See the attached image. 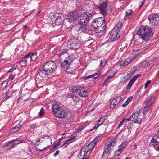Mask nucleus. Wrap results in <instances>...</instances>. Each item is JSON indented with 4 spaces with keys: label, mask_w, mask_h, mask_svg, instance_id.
Wrapping results in <instances>:
<instances>
[{
    "label": "nucleus",
    "mask_w": 159,
    "mask_h": 159,
    "mask_svg": "<svg viewBox=\"0 0 159 159\" xmlns=\"http://www.w3.org/2000/svg\"><path fill=\"white\" fill-rule=\"evenodd\" d=\"M70 44L69 48L72 49H77L81 46V44L80 40L76 39H73L69 42Z\"/></svg>",
    "instance_id": "obj_10"
},
{
    "label": "nucleus",
    "mask_w": 159,
    "mask_h": 159,
    "mask_svg": "<svg viewBox=\"0 0 159 159\" xmlns=\"http://www.w3.org/2000/svg\"><path fill=\"white\" fill-rule=\"evenodd\" d=\"M126 145V142H124L121 144H120L118 147L119 151L122 152V151L125 148Z\"/></svg>",
    "instance_id": "obj_33"
},
{
    "label": "nucleus",
    "mask_w": 159,
    "mask_h": 159,
    "mask_svg": "<svg viewBox=\"0 0 159 159\" xmlns=\"http://www.w3.org/2000/svg\"><path fill=\"white\" fill-rule=\"evenodd\" d=\"M12 88V87H10L9 88L8 91L7 92L5 93L4 94L5 95V96L6 97V98H5L6 100L8 99H9V98H10V97H11L12 94H11V95H9L8 96H7L11 92V91H12V90H11Z\"/></svg>",
    "instance_id": "obj_32"
},
{
    "label": "nucleus",
    "mask_w": 159,
    "mask_h": 159,
    "mask_svg": "<svg viewBox=\"0 0 159 159\" xmlns=\"http://www.w3.org/2000/svg\"><path fill=\"white\" fill-rule=\"evenodd\" d=\"M92 16L91 13L86 12L82 13L81 16L79 18L78 24L80 26V27L82 29V32L87 34L89 32H91L88 24L92 18Z\"/></svg>",
    "instance_id": "obj_1"
},
{
    "label": "nucleus",
    "mask_w": 159,
    "mask_h": 159,
    "mask_svg": "<svg viewBox=\"0 0 159 159\" xmlns=\"http://www.w3.org/2000/svg\"><path fill=\"white\" fill-rule=\"evenodd\" d=\"M126 63H126L125 61H122L121 62L120 65L121 66H125L127 65Z\"/></svg>",
    "instance_id": "obj_54"
},
{
    "label": "nucleus",
    "mask_w": 159,
    "mask_h": 159,
    "mask_svg": "<svg viewBox=\"0 0 159 159\" xmlns=\"http://www.w3.org/2000/svg\"><path fill=\"white\" fill-rule=\"evenodd\" d=\"M46 148H47V147H45V148H43V149H38V148L36 146V145H35V150H36L37 151H41V152H42L43 150L45 149Z\"/></svg>",
    "instance_id": "obj_59"
},
{
    "label": "nucleus",
    "mask_w": 159,
    "mask_h": 159,
    "mask_svg": "<svg viewBox=\"0 0 159 159\" xmlns=\"http://www.w3.org/2000/svg\"><path fill=\"white\" fill-rule=\"evenodd\" d=\"M100 74V73H95L88 76H85L84 77V80H87L91 78L96 79L98 77Z\"/></svg>",
    "instance_id": "obj_25"
},
{
    "label": "nucleus",
    "mask_w": 159,
    "mask_h": 159,
    "mask_svg": "<svg viewBox=\"0 0 159 159\" xmlns=\"http://www.w3.org/2000/svg\"><path fill=\"white\" fill-rule=\"evenodd\" d=\"M15 146L14 145V144H13V142H12V141L8 143H7V145H5V147H7V148H8L9 149L14 147Z\"/></svg>",
    "instance_id": "obj_31"
},
{
    "label": "nucleus",
    "mask_w": 159,
    "mask_h": 159,
    "mask_svg": "<svg viewBox=\"0 0 159 159\" xmlns=\"http://www.w3.org/2000/svg\"><path fill=\"white\" fill-rule=\"evenodd\" d=\"M122 98L120 96L116 97L112 99V100H113L114 102H115L116 103L119 104V103L122 100Z\"/></svg>",
    "instance_id": "obj_34"
},
{
    "label": "nucleus",
    "mask_w": 159,
    "mask_h": 159,
    "mask_svg": "<svg viewBox=\"0 0 159 159\" xmlns=\"http://www.w3.org/2000/svg\"><path fill=\"white\" fill-rule=\"evenodd\" d=\"M132 97L130 96L127 99V101L122 105V106L124 107H126L129 103L132 100Z\"/></svg>",
    "instance_id": "obj_36"
},
{
    "label": "nucleus",
    "mask_w": 159,
    "mask_h": 159,
    "mask_svg": "<svg viewBox=\"0 0 159 159\" xmlns=\"http://www.w3.org/2000/svg\"><path fill=\"white\" fill-rule=\"evenodd\" d=\"M84 127L83 126H81L79 128H78L77 130V132H79L82 131L84 129Z\"/></svg>",
    "instance_id": "obj_56"
},
{
    "label": "nucleus",
    "mask_w": 159,
    "mask_h": 159,
    "mask_svg": "<svg viewBox=\"0 0 159 159\" xmlns=\"http://www.w3.org/2000/svg\"><path fill=\"white\" fill-rule=\"evenodd\" d=\"M92 25L96 29L98 33H100L104 31L106 29L105 18L100 17L95 19L92 22Z\"/></svg>",
    "instance_id": "obj_3"
},
{
    "label": "nucleus",
    "mask_w": 159,
    "mask_h": 159,
    "mask_svg": "<svg viewBox=\"0 0 159 159\" xmlns=\"http://www.w3.org/2000/svg\"><path fill=\"white\" fill-rule=\"evenodd\" d=\"M133 12V11L131 9L129 10L126 11V15L124 18V20H125L130 18Z\"/></svg>",
    "instance_id": "obj_21"
},
{
    "label": "nucleus",
    "mask_w": 159,
    "mask_h": 159,
    "mask_svg": "<svg viewBox=\"0 0 159 159\" xmlns=\"http://www.w3.org/2000/svg\"><path fill=\"white\" fill-rule=\"evenodd\" d=\"M144 3H145V0H143V1H142L141 2V4L139 6V10H140L141 9L143 6V4H144Z\"/></svg>",
    "instance_id": "obj_58"
},
{
    "label": "nucleus",
    "mask_w": 159,
    "mask_h": 159,
    "mask_svg": "<svg viewBox=\"0 0 159 159\" xmlns=\"http://www.w3.org/2000/svg\"><path fill=\"white\" fill-rule=\"evenodd\" d=\"M152 99V97H151L148 98L147 99H146L145 102L147 103V104H151V105L152 104V103H153V102H151V101Z\"/></svg>",
    "instance_id": "obj_43"
},
{
    "label": "nucleus",
    "mask_w": 159,
    "mask_h": 159,
    "mask_svg": "<svg viewBox=\"0 0 159 159\" xmlns=\"http://www.w3.org/2000/svg\"><path fill=\"white\" fill-rule=\"evenodd\" d=\"M153 33L150 28H148L144 26H141L137 31L136 34L143 40L148 41L150 40V38L153 35Z\"/></svg>",
    "instance_id": "obj_2"
},
{
    "label": "nucleus",
    "mask_w": 159,
    "mask_h": 159,
    "mask_svg": "<svg viewBox=\"0 0 159 159\" xmlns=\"http://www.w3.org/2000/svg\"><path fill=\"white\" fill-rule=\"evenodd\" d=\"M153 146L154 148L157 151H159V145L157 144V145H151Z\"/></svg>",
    "instance_id": "obj_51"
},
{
    "label": "nucleus",
    "mask_w": 159,
    "mask_h": 159,
    "mask_svg": "<svg viewBox=\"0 0 159 159\" xmlns=\"http://www.w3.org/2000/svg\"><path fill=\"white\" fill-rule=\"evenodd\" d=\"M38 74L42 78H46L50 75L43 66L38 71Z\"/></svg>",
    "instance_id": "obj_15"
},
{
    "label": "nucleus",
    "mask_w": 159,
    "mask_h": 159,
    "mask_svg": "<svg viewBox=\"0 0 159 159\" xmlns=\"http://www.w3.org/2000/svg\"><path fill=\"white\" fill-rule=\"evenodd\" d=\"M24 58L29 59L30 61H35L37 58V54L34 53H29L23 57Z\"/></svg>",
    "instance_id": "obj_17"
},
{
    "label": "nucleus",
    "mask_w": 159,
    "mask_h": 159,
    "mask_svg": "<svg viewBox=\"0 0 159 159\" xmlns=\"http://www.w3.org/2000/svg\"><path fill=\"white\" fill-rule=\"evenodd\" d=\"M125 120H126V119H123L120 121L118 125V128H120L122 126Z\"/></svg>",
    "instance_id": "obj_49"
},
{
    "label": "nucleus",
    "mask_w": 159,
    "mask_h": 159,
    "mask_svg": "<svg viewBox=\"0 0 159 159\" xmlns=\"http://www.w3.org/2000/svg\"><path fill=\"white\" fill-rule=\"evenodd\" d=\"M151 105V103L150 104H147L145 106L144 109H143V114L146 115L147 112L149 110V108L150 106Z\"/></svg>",
    "instance_id": "obj_29"
},
{
    "label": "nucleus",
    "mask_w": 159,
    "mask_h": 159,
    "mask_svg": "<svg viewBox=\"0 0 159 159\" xmlns=\"http://www.w3.org/2000/svg\"><path fill=\"white\" fill-rule=\"evenodd\" d=\"M119 107V104L111 100L110 103V108L111 109H113Z\"/></svg>",
    "instance_id": "obj_24"
},
{
    "label": "nucleus",
    "mask_w": 159,
    "mask_h": 159,
    "mask_svg": "<svg viewBox=\"0 0 159 159\" xmlns=\"http://www.w3.org/2000/svg\"><path fill=\"white\" fill-rule=\"evenodd\" d=\"M141 76V74H137L136 75L134 76L131 79V80L134 83L135 81L139 77Z\"/></svg>",
    "instance_id": "obj_40"
},
{
    "label": "nucleus",
    "mask_w": 159,
    "mask_h": 159,
    "mask_svg": "<svg viewBox=\"0 0 159 159\" xmlns=\"http://www.w3.org/2000/svg\"><path fill=\"white\" fill-rule=\"evenodd\" d=\"M70 90L71 92L77 93L81 97H86L88 93L84 88L79 86L71 87Z\"/></svg>",
    "instance_id": "obj_5"
},
{
    "label": "nucleus",
    "mask_w": 159,
    "mask_h": 159,
    "mask_svg": "<svg viewBox=\"0 0 159 159\" xmlns=\"http://www.w3.org/2000/svg\"><path fill=\"white\" fill-rule=\"evenodd\" d=\"M61 108L60 106L57 103H55L52 105V109L53 113L54 114L56 112H57L58 111H59L60 109Z\"/></svg>",
    "instance_id": "obj_22"
},
{
    "label": "nucleus",
    "mask_w": 159,
    "mask_h": 159,
    "mask_svg": "<svg viewBox=\"0 0 159 159\" xmlns=\"http://www.w3.org/2000/svg\"><path fill=\"white\" fill-rule=\"evenodd\" d=\"M75 137L72 136L71 138L67 140L61 146H63L67 144H70L75 139Z\"/></svg>",
    "instance_id": "obj_30"
},
{
    "label": "nucleus",
    "mask_w": 159,
    "mask_h": 159,
    "mask_svg": "<svg viewBox=\"0 0 159 159\" xmlns=\"http://www.w3.org/2000/svg\"><path fill=\"white\" fill-rule=\"evenodd\" d=\"M148 19L152 26H155L159 23V14H152L148 16Z\"/></svg>",
    "instance_id": "obj_9"
},
{
    "label": "nucleus",
    "mask_w": 159,
    "mask_h": 159,
    "mask_svg": "<svg viewBox=\"0 0 159 159\" xmlns=\"http://www.w3.org/2000/svg\"><path fill=\"white\" fill-rule=\"evenodd\" d=\"M151 80H148L145 83V88H146L148 86L149 84L151 83Z\"/></svg>",
    "instance_id": "obj_57"
},
{
    "label": "nucleus",
    "mask_w": 159,
    "mask_h": 159,
    "mask_svg": "<svg viewBox=\"0 0 159 159\" xmlns=\"http://www.w3.org/2000/svg\"><path fill=\"white\" fill-rule=\"evenodd\" d=\"M73 99L74 102H77L79 101V99L78 97L74 96L73 97Z\"/></svg>",
    "instance_id": "obj_50"
},
{
    "label": "nucleus",
    "mask_w": 159,
    "mask_h": 159,
    "mask_svg": "<svg viewBox=\"0 0 159 159\" xmlns=\"http://www.w3.org/2000/svg\"><path fill=\"white\" fill-rule=\"evenodd\" d=\"M40 139H41L40 138L38 140H37L36 141V142L35 143V145H36V144H37V145H39L40 144V143L39 144H38V143L40 141Z\"/></svg>",
    "instance_id": "obj_63"
},
{
    "label": "nucleus",
    "mask_w": 159,
    "mask_h": 159,
    "mask_svg": "<svg viewBox=\"0 0 159 159\" xmlns=\"http://www.w3.org/2000/svg\"><path fill=\"white\" fill-rule=\"evenodd\" d=\"M25 59H22L20 62V64L22 66H25L26 65L27 61H28L27 59L26 60Z\"/></svg>",
    "instance_id": "obj_41"
},
{
    "label": "nucleus",
    "mask_w": 159,
    "mask_h": 159,
    "mask_svg": "<svg viewBox=\"0 0 159 159\" xmlns=\"http://www.w3.org/2000/svg\"><path fill=\"white\" fill-rule=\"evenodd\" d=\"M123 26L122 23L121 21H119L118 23L115 26L113 29H115V30L118 32L121 29Z\"/></svg>",
    "instance_id": "obj_27"
},
{
    "label": "nucleus",
    "mask_w": 159,
    "mask_h": 159,
    "mask_svg": "<svg viewBox=\"0 0 159 159\" xmlns=\"http://www.w3.org/2000/svg\"><path fill=\"white\" fill-rule=\"evenodd\" d=\"M148 66V68H150L153 66L154 63L152 62H149V60H147V64Z\"/></svg>",
    "instance_id": "obj_46"
},
{
    "label": "nucleus",
    "mask_w": 159,
    "mask_h": 159,
    "mask_svg": "<svg viewBox=\"0 0 159 159\" xmlns=\"http://www.w3.org/2000/svg\"><path fill=\"white\" fill-rule=\"evenodd\" d=\"M113 76V75H109L105 80L104 82L102 84L103 86H104L107 85L109 84V80L110 79L112 78Z\"/></svg>",
    "instance_id": "obj_28"
},
{
    "label": "nucleus",
    "mask_w": 159,
    "mask_h": 159,
    "mask_svg": "<svg viewBox=\"0 0 159 159\" xmlns=\"http://www.w3.org/2000/svg\"><path fill=\"white\" fill-rule=\"evenodd\" d=\"M107 6V3L106 2H104L98 7L101 13L103 16H105L107 15L108 9Z\"/></svg>",
    "instance_id": "obj_13"
},
{
    "label": "nucleus",
    "mask_w": 159,
    "mask_h": 159,
    "mask_svg": "<svg viewBox=\"0 0 159 159\" xmlns=\"http://www.w3.org/2000/svg\"><path fill=\"white\" fill-rule=\"evenodd\" d=\"M139 111L134 112L133 114L129 118L126 119L128 121H134L135 123L140 124L142 123V120L140 116Z\"/></svg>",
    "instance_id": "obj_7"
},
{
    "label": "nucleus",
    "mask_w": 159,
    "mask_h": 159,
    "mask_svg": "<svg viewBox=\"0 0 159 159\" xmlns=\"http://www.w3.org/2000/svg\"><path fill=\"white\" fill-rule=\"evenodd\" d=\"M62 16V14L61 13H55L53 14L52 19L53 20L52 22L54 23H53V25L58 26L63 23V19L61 17Z\"/></svg>",
    "instance_id": "obj_8"
},
{
    "label": "nucleus",
    "mask_w": 159,
    "mask_h": 159,
    "mask_svg": "<svg viewBox=\"0 0 159 159\" xmlns=\"http://www.w3.org/2000/svg\"><path fill=\"white\" fill-rule=\"evenodd\" d=\"M83 156L81 159H89V155H83Z\"/></svg>",
    "instance_id": "obj_61"
},
{
    "label": "nucleus",
    "mask_w": 159,
    "mask_h": 159,
    "mask_svg": "<svg viewBox=\"0 0 159 159\" xmlns=\"http://www.w3.org/2000/svg\"><path fill=\"white\" fill-rule=\"evenodd\" d=\"M97 143L95 140L93 141L90 142L87 146L82 147L81 149L80 153L78 157L79 158H81V157L83 153V155H87V153L89 152V154Z\"/></svg>",
    "instance_id": "obj_4"
},
{
    "label": "nucleus",
    "mask_w": 159,
    "mask_h": 159,
    "mask_svg": "<svg viewBox=\"0 0 159 159\" xmlns=\"http://www.w3.org/2000/svg\"><path fill=\"white\" fill-rule=\"evenodd\" d=\"M107 63V61L106 60L104 59L101 61L100 66H104Z\"/></svg>",
    "instance_id": "obj_47"
},
{
    "label": "nucleus",
    "mask_w": 159,
    "mask_h": 159,
    "mask_svg": "<svg viewBox=\"0 0 159 159\" xmlns=\"http://www.w3.org/2000/svg\"><path fill=\"white\" fill-rule=\"evenodd\" d=\"M16 68V66H12L11 68L10 69L9 71V72H12L13 70H14Z\"/></svg>",
    "instance_id": "obj_60"
},
{
    "label": "nucleus",
    "mask_w": 159,
    "mask_h": 159,
    "mask_svg": "<svg viewBox=\"0 0 159 159\" xmlns=\"http://www.w3.org/2000/svg\"><path fill=\"white\" fill-rule=\"evenodd\" d=\"M111 149V148L110 146V145L108 144L106 145L104 148L102 157H106L107 156H108V153H109Z\"/></svg>",
    "instance_id": "obj_20"
},
{
    "label": "nucleus",
    "mask_w": 159,
    "mask_h": 159,
    "mask_svg": "<svg viewBox=\"0 0 159 159\" xmlns=\"http://www.w3.org/2000/svg\"><path fill=\"white\" fill-rule=\"evenodd\" d=\"M12 142H13V144H14V146L15 145L18 144L20 143L23 142V140H19L17 139H13L12 140Z\"/></svg>",
    "instance_id": "obj_37"
},
{
    "label": "nucleus",
    "mask_w": 159,
    "mask_h": 159,
    "mask_svg": "<svg viewBox=\"0 0 159 159\" xmlns=\"http://www.w3.org/2000/svg\"><path fill=\"white\" fill-rule=\"evenodd\" d=\"M119 107V104L111 100L110 103V108L111 109H113Z\"/></svg>",
    "instance_id": "obj_23"
},
{
    "label": "nucleus",
    "mask_w": 159,
    "mask_h": 159,
    "mask_svg": "<svg viewBox=\"0 0 159 159\" xmlns=\"http://www.w3.org/2000/svg\"><path fill=\"white\" fill-rule=\"evenodd\" d=\"M134 83V82L132 81L131 80H130V81L128 83L127 87L126 88L127 89H130L133 84Z\"/></svg>",
    "instance_id": "obj_44"
},
{
    "label": "nucleus",
    "mask_w": 159,
    "mask_h": 159,
    "mask_svg": "<svg viewBox=\"0 0 159 159\" xmlns=\"http://www.w3.org/2000/svg\"><path fill=\"white\" fill-rule=\"evenodd\" d=\"M60 144L59 142H55L54 143L53 145L55 148L57 147L60 145Z\"/></svg>",
    "instance_id": "obj_53"
},
{
    "label": "nucleus",
    "mask_w": 159,
    "mask_h": 159,
    "mask_svg": "<svg viewBox=\"0 0 159 159\" xmlns=\"http://www.w3.org/2000/svg\"><path fill=\"white\" fill-rule=\"evenodd\" d=\"M70 121V120L68 119H63L61 121L60 123L62 125H65L69 123Z\"/></svg>",
    "instance_id": "obj_38"
},
{
    "label": "nucleus",
    "mask_w": 159,
    "mask_h": 159,
    "mask_svg": "<svg viewBox=\"0 0 159 159\" xmlns=\"http://www.w3.org/2000/svg\"><path fill=\"white\" fill-rule=\"evenodd\" d=\"M116 140L115 139H113L111 140L108 145H110V146L111 148V146H114L116 145Z\"/></svg>",
    "instance_id": "obj_39"
},
{
    "label": "nucleus",
    "mask_w": 159,
    "mask_h": 159,
    "mask_svg": "<svg viewBox=\"0 0 159 159\" xmlns=\"http://www.w3.org/2000/svg\"><path fill=\"white\" fill-rule=\"evenodd\" d=\"M121 152L119 151V150L118 149L117 151H115V155L116 156H118L120 154Z\"/></svg>",
    "instance_id": "obj_55"
},
{
    "label": "nucleus",
    "mask_w": 159,
    "mask_h": 159,
    "mask_svg": "<svg viewBox=\"0 0 159 159\" xmlns=\"http://www.w3.org/2000/svg\"><path fill=\"white\" fill-rule=\"evenodd\" d=\"M45 137H47V139H49L50 140H52V138L49 136L46 135H43L42 137H41L40 138V139H44L45 138Z\"/></svg>",
    "instance_id": "obj_52"
},
{
    "label": "nucleus",
    "mask_w": 159,
    "mask_h": 159,
    "mask_svg": "<svg viewBox=\"0 0 159 159\" xmlns=\"http://www.w3.org/2000/svg\"><path fill=\"white\" fill-rule=\"evenodd\" d=\"M44 68H46L51 75L56 70L57 66L53 61H48L45 62L43 65Z\"/></svg>",
    "instance_id": "obj_6"
},
{
    "label": "nucleus",
    "mask_w": 159,
    "mask_h": 159,
    "mask_svg": "<svg viewBox=\"0 0 159 159\" xmlns=\"http://www.w3.org/2000/svg\"><path fill=\"white\" fill-rule=\"evenodd\" d=\"M74 94L73 93H70L68 95V97L69 98H72L73 99V97H74Z\"/></svg>",
    "instance_id": "obj_64"
},
{
    "label": "nucleus",
    "mask_w": 159,
    "mask_h": 159,
    "mask_svg": "<svg viewBox=\"0 0 159 159\" xmlns=\"http://www.w3.org/2000/svg\"><path fill=\"white\" fill-rule=\"evenodd\" d=\"M147 64V60L145 61H143L141 63L140 66L141 67L144 68L145 69L148 68V66Z\"/></svg>",
    "instance_id": "obj_35"
},
{
    "label": "nucleus",
    "mask_w": 159,
    "mask_h": 159,
    "mask_svg": "<svg viewBox=\"0 0 159 159\" xmlns=\"http://www.w3.org/2000/svg\"><path fill=\"white\" fill-rule=\"evenodd\" d=\"M106 116L104 115L101 117L98 121L97 123L95 124L92 130L97 129L100 125L102 124L106 120Z\"/></svg>",
    "instance_id": "obj_16"
},
{
    "label": "nucleus",
    "mask_w": 159,
    "mask_h": 159,
    "mask_svg": "<svg viewBox=\"0 0 159 159\" xmlns=\"http://www.w3.org/2000/svg\"><path fill=\"white\" fill-rule=\"evenodd\" d=\"M135 56H134V57L133 58V59H131L130 57L128 58H127L125 60L126 63H127L126 64H127V65L130 63L131 61H132L135 58Z\"/></svg>",
    "instance_id": "obj_42"
},
{
    "label": "nucleus",
    "mask_w": 159,
    "mask_h": 159,
    "mask_svg": "<svg viewBox=\"0 0 159 159\" xmlns=\"http://www.w3.org/2000/svg\"><path fill=\"white\" fill-rule=\"evenodd\" d=\"M23 124H21L20 123L16 125L14 127L12 128L11 130L13 132H16L18 131L22 126Z\"/></svg>",
    "instance_id": "obj_26"
},
{
    "label": "nucleus",
    "mask_w": 159,
    "mask_h": 159,
    "mask_svg": "<svg viewBox=\"0 0 159 159\" xmlns=\"http://www.w3.org/2000/svg\"><path fill=\"white\" fill-rule=\"evenodd\" d=\"M77 12H70L68 16V19L70 22H73L76 19L77 17Z\"/></svg>",
    "instance_id": "obj_18"
},
{
    "label": "nucleus",
    "mask_w": 159,
    "mask_h": 159,
    "mask_svg": "<svg viewBox=\"0 0 159 159\" xmlns=\"http://www.w3.org/2000/svg\"><path fill=\"white\" fill-rule=\"evenodd\" d=\"M68 112L64 110L62 108L57 111V112H55L53 114L57 117L59 118H63L66 117L68 116Z\"/></svg>",
    "instance_id": "obj_14"
},
{
    "label": "nucleus",
    "mask_w": 159,
    "mask_h": 159,
    "mask_svg": "<svg viewBox=\"0 0 159 159\" xmlns=\"http://www.w3.org/2000/svg\"><path fill=\"white\" fill-rule=\"evenodd\" d=\"M44 114V109L42 107L40 110V112L39 113V116H42Z\"/></svg>",
    "instance_id": "obj_45"
},
{
    "label": "nucleus",
    "mask_w": 159,
    "mask_h": 159,
    "mask_svg": "<svg viewBox=\"0 0 159 159\" xmlns=\"http://www.w3.org/2000/svg\"><path fill=\"white\" fill-rule=\"evenodd\" d=\"M75 58L70 56L66 58L63 62L61 64V66L66 70H68L72 62L74 60Z\"/></svg>",
    "instance_id": "obj_11"
},
{
    "label": "nucleus",
    "mask_w": 159,
    "mask_h": 159,
    "mask_svg": "<svg viewBox=\"0 0 159 159\" xmlns=\"http://www.w3.org/2000/svg\"><path fill=\"white\" fill-rule=\"evenodd\" d=\"M8 82L7 81H3V82H2L0 84V85H3L4 87H3V88H4L5 87H6V86H7V84H8Z\"/></svg>",
    "instance_id": "obj_48"
},
{
    "label": "nucleus",
    "mask_w": 159,
    "mask_h": 159,
    "mask_svg": "<svg viewBox=\"0 0 159 159\" xmlns=\"http://www.w3.org/2000/svg\"><path fill=\"white\" fill-rule=\"evenodd\" d=\"M118 32L115 29H113L110 32L109 38L110 39L111 42L116 41L118 39L120 36L118 34Z\"/></svg>",
    "instance_id": "obj_12"
},
{
    "label": "nucleus",
    "mask_w": 159,
    "mask_h": 159,
    "mask_svg": "<svg viewBox=\"0 0 159 159\" xmlns=\"http://www.w3.org/2000/svg\"><path fill=\"white\" fill-rule=\"evenodd\" d=\"M159 145V135H155L152 139L150 145Z\"/></svg>",
    "instance_id": "obj_19"
},
{
    "label": "nucleus",
    "mask_w": 159,
    "mask_h": 159,
    "mask_svg": "<svg viewBox=\"0 0 159 159\" xmlns=\"http://www.w3.org/2000/svg\"><path fill=\"white\" fill-rule=\"evenodd\" d=\"M135 72V70L134 69H132L130 70V73H129L130 74L133 75Z\"/></svg>",
    "instance_id": "obj_62"
}]
</instances>
